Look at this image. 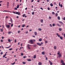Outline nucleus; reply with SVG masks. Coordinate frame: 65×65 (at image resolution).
<instances>
[{
  "mask_svg": "<svg viewBox=\"0 0 65 65\" xmlns=\"http://www.w3.org/2000/svg\"><path fill=\"white\" fill-rule=\"evenodd\" d=\"M10 33H11V31H10L9 32H8V34H10Z\"/></svg>",
  "mask_w": 65,
  "mask_h": 65,
  "instance_id": "54",
  "label": "nucleus"
},
{
  "mask_svg": "<svg viewBox=\"0 0 65 65\" xmlns=\"http://www.w3.org/2000/svg\"><path fill=\"white\" fill-rule=\"evenodd\" d=\"M42 50H44V47H42Z\"/></svg>",
  "mask_w": 65,
  "mask_h": 65,
  "instance_id": "53",
  "label": "nucleus"
},
{
  "mask_svg": "<svg viewBox=\"0 0 65 65\" xmlns=\"http://www.w3.org/2000/svg\"><path fill=\"white\" fill-rule=\"evenodd\" d=\"M38 30L39 31H41V29L39 28L38 29Z\"/></svg>",
  "mask_w": 65,
  "mask_h": 65,
  "instance_id": "38",
  "label": "nucleus"
},
{
  "mask_svg": "<svg viewBox=\"0 0 65 65\" xmlns=\"http://www.w3.org/2000/svg\"><path fill=\"white\" fill-rule=\"evenodd\" d=\"M15 62H14V63H11V64H12V65H14V64H15Z\"/></svg>",
  "mask_w": 65,
  "mask_h": 65,
  "instance_id": "31",
  "label": "nucleus"
},
{
  "mask_svg": "<svg viewBox=\"0 0 65 65\" xmlns=\"http://www.w3.org/2000/svg\"><path fill=\"white\" fill-rule=\"evenodd\" d=\"M41 44H43V43L42 42H41Z\"/></svg>",
  "mask_w": 65,
  "mask_h": 65,
  "instance_id": "51",
  "label": "nucleus"
},
{
  "mask_svg": "<svg viewBox=\"0 0 65 65\" xmlns=\"http://www.w3.org/2000/svg\"><path fill=\"white\" fill-rule=\"evenodd\" d=\"M57 19L59 20H60V17L59 16H58L57 17Z\"/></svg>",
  "mask_w": 65,
  "mask_h": 65,
  "instance_id": "17",
  "label": "nucleus"
},
{
  "mask_svg": "<svg viewBox=\"0 0 65 65\" xmlns=\"http://www.w3.org/2000/svg\"><path fill=\"white\" fill-rule=\"evenodd\" d=\"M20 31L19 30L18 31V33H20Z\"/></svg>",
  "mask_w": 65,
  "mask_h": 65,
  "instance_id": "55",
  "label": "nucleus"
},
{
  "mask_svg": "<svg viewBox=\"0 0 65 65\" xmlns=\"http://www.w3.org/2000/svg\"><path fill=\"white\" fill-rule=\"evenodd\" d=\"M1 55H2L3 54V52H1Z\"/></svg>",
  "mask_w": 65,
  "mask_h": 65,
  "instance_id": "56",
  "label": "nucleus"
},
{
  "mask_svg": "<svg viewBox=\"0 0 65 65\" xmlns=\"http://www.w3.org/2000/svg\"><path fill=\"white\" fill-rule=\"evenodd\" d=\"M59 6H60L61 5V4H60V3L59 2Z\"/></svg>",
  "mask_w": 65,
  "mask_h": 65,
  "instance_id": "47",
  "label": "nucleus"
},
{
  "mask_svg": "<svg viewBox=\"0 0 65 65\" xmlns=\"http://www.w3.org/2000/svg\"><path fill=\"white\" fill-rule=\"evenodd\" d=\"M40 21L41 23H43V19H41Z\"/></svg>",
  "mask_w": 65,
  "mask_h": 65,
  "instance_id": "4",
  "label": "nucleus"
},
{
  "mask_svg": "<svg viewBox=\"0 0 65 65\" xmlns=\"http://www.w3.org/2000/svg\"><path fill=\"white\" fill-rule=\"evenodd\" d=\"M27 57V56H24L23 57V58H24V59H25V58H26V57Z\"/></svg>",
  "mask_w": 65,
  "mask_h": 65,
  "instance_id": "40",
  "label": "nucleus"
},
{
  "mask_svg": "<svg viewBox=\"0 0 65 65\" xmlns=\"http://www.w3.org/2000/svg\"><path fill=\"white\" fill-rule=\"evenodd\" d=\"M49 19H52V17L51 16L49 17Z\"/></svg>",
  "mask_w": 65,
  "mask_h": 65,
  "instance_id": "34",
  "label": "nucleus"
},
{
  "mask_svg": "<svg viewBox=\"0 0 65 65\" xmlns=\"http://www.w3.org/2000/svg\"><path fill=\"white\" fill-rule=\"evenodd\" d=\"M58 13H56L55 14L56 17H58Z\"/></svg>",
  "mask_w": 65,
  "mask_h": 65,
  "instance_id": "24",
  "label": "nucleus"
},
{
  "mask_svg": "<svg viewBox=\"0 0 65 65\" xmlns=\"http://www.w3.org/2000/svg\"><path fill=\"white\" fill-rule=\"evenodd\" d=\"M8 41H9V42H10L11 41L10 40V39H9L8 40Z\"/></svg>",
  "mask_w": 65,
  "mask_h": 65,
  "instance_id": "44",
  "label": "nucleus"
},
{
  "mask_svg": "<svg viewBox=\"0 0 65 65\" xmlns=\"http://www.w3.org/2000/svg\"><path fill=\"white\" fill-rule=\"evenodd\" d=\"M59 55L58 56V57L59 58H60V57H61V54H59Z\"/></svg>",
  "mask_w": 65,
  "mask_h": 65,
  "instance_id": "12",
  "label": "nucleus"
},
{
  "mask_svg": "<svg viewBox=\"0 0 65 65\" xmlns=\"http://www.w3.org/2000/svg\"><path fill=\"white\" fill-rule=\"evenodd\" d=\"M13 24H12L11 25V27H12V26H13Z\"/></svg>",
  "mask_w": 65,
  "mask_h": 65,
  "instance_id": "58",
  "label": "nucleus"
},
{
  "mask_svg": "<svg viewBox=\"0 0 65 65\" xmlns=\"http://www.w3.org/2000/svg\"><path fill=\"white\" fill-rule=\"evenodd\" d=\"M54 49H55V50H56V46H54Z\"/></svg>",
  "mask_w": 65,
  "mask_h": 65,
  "instance_id": "42",
  "label": "nucleus"
},
{
  "mask_svg": "<svg viewBox=\"0 0 65 65\" xmlns=\"http://www.w3.org/2000/svg\"><path fill=\"white\" fill-rule=\"evenodd\" d=\"M58 22H59V23H60V24H63V22H62L61 21H58Z\"/></svg>",
  "mask_w": 65,
  "mask_h": 65,
  "instance_id": "16",
  "label": "nucleus"
},
{
  "mask_svg": "<svg viewBox=\"0 0 65 65\" xmlns=\"http://www.w3.org/2000/svg\"><path fill=\"white\" fill-rule=\"evenodd\" d=\"M36 55H35L34 56V58L35 59V58H36Z\"/></svg>",
  "mask_w": 65,
  "mask_h": 65,
  "instance_id": "19",
  "label": "nucleus"
},
{
  "mask_svg": "<svg viewBox=\"0 0 65 65\" xmlns=\"http://www.w3.org/2000/svg\"><path fill=\"white\" fill-rule=\"evenodd\" d=\"M50 8L49 7L48 8V10H50Z\"/></svg>",
  "mask_w": 65,
  "mask_h": 65,
  "instance_id": "59",
  "label": "nucleus"
},
{
  "mask_svg": "<svg viewBox=\"0 0 65 65\" xmlns=\"http://www.w3.org/2000/svg\"><path fill=\"white\" fill-rule=\"evenodd\" d=\"M17 8H19V5L18 4L17 5Z\"/></svg>",
  "mask_w": 65,
  "mask_h": 65,
  "instance_id": "21",
  "label": "nucleus"
},
{
  "mask_svg": "<svg viewBox=\"0 0 65 65\" xmlns=\"http://www.w3.org/2000/svg\"><path fill=\"white\" fill-rule=\"evenodd\" d=\"M49 62L51 65H53V63L50 60H49Z\"/></svg>",
  "mask_w": 65,
  "mask_h": 65,
  "instance_id": "2",
  "label": "nucleus"
},
{
  "mask_svg": "<svg viewBox=\"0 0 65 65\" xmlns=\"http://www.w3.org/2000/svg\"><path fill=\"white\" fill-rule=\"evenodd\" d=\"M36 45H34V47H36Z\"/></svg>",
  "mask_w": 65,
  "mask_h": 65,
  "instance_id": "52",
  "label": "nucleus"
},
{
  "mask_svg": "<svg viewBox=\"0 0 65 65\" xmlns=\"http://www.w3.org/2000/svg\"><path fill=\"white\" fill-rule=\"evenodd\" d=\"M21 55L22 56H23V53H22L21 54Z\"/></svg>",
  "mask_w": 65,
  "mask_h": 65,
  "instance_id": "63",
  "label": "nucleus"
},
{
  "mask_svg": "<svg viewBox=\"0 0 65 65\" xmlns=\"http://www.w3.org/2000/svg\"><path fill=\"white\" fill-rule=\"evenodd\" d=\"M63 20L65 21V17H64L63 18Z\"/></svg>",
  "mask_w": 65,
  "mask_h": 65,
  "instance_id": "62",
  "label": "nucleus"
},
{
  "mask_svg": "<svg viewBox=\"0 0 65 65\" xmlns=\"http://www.w3.org/2000/svg\"><path fill=\"white\" fill-rule=\"evenodd\" d=\"M47 43V41H45V43Z\"/></svg>",
  "mask_w": 65,
  "mask_h": 65,
  "instance_id": "49",
  "label": "nucleus"
},
{
  "mask_svg": "<svg viewBox=\"0 0 65 65\" xmlns=\"http://www.w3.org/2000/svg\"><path fill=\"white\" fill-rule=\"evenodd\" d=\"M62 29H61L60 28L59 29V31H62Z\"/></svg>",
  "mask_w": 65,
  "mask_h": 65,
  "instance_id": "28",
  "label": "nucleus"
},
{
  "mask_svg": "<svg viewBox=\"0 0 65 65\" xmlns=\"http://www.w3.org/2000/svg\"><path fill=\"white\" fill-rule=\"evenodd\" d=\"M39 41H41L42 40V39H41V38H40L39 39Z\"/></svg>",
  "mask_w": 65,
  "mask_h": 65,
  "instance_id": "18",
  "label": "nucleus"
},
{
  "mask_svg": "<svg viewBox=\"0 0 65 65\" xmlns=\"http://www.w3.org/2000/svg\"><path fill=\"white\" fill-rule=\"evenodd\" d=\"M0 30L1 31V32H3V29H1Z\"/></svg>",
  "mask_w": 65,
  "mask_h": 65,
  "instance_id": "37",
  "label": "nucleus"
},
{
  "mask_svg": "<svg viewBox=\"0 0 65 65\" xmlns=\"http://www.w3.org/2000/svg\"><path fill=\"white\" fill-rule=\"evenodd\" d=\"M42 55H44L45 54V52H42Z\"/></svg>",
  "mask_w": 65,
  "mask_h": 65,
  "instance_id": "14",
  "label": "nucleus"
},
{
  "mask_svg": "<svg viewBox=\"0 0 65 65\" xmlns=\"http://www.w3.org/2000/svg\"><path fill=\"white\" fill-rule=\"evenodd\" d=\"M42 64V63L41 62H39L38 63V65H41Z\"/></svg>",
  "mask_w": 65,
  "mask_h": 65,
  "instance_id": "6",
  "label": "nucleus"
},
{
  "mask_svg": "<svg viewBox=\"0 0 65 65\" xmlns=\"http://www.w3.org/2000/svg\"><path fill=\"white\" fill-rule=\"evenodd\" d=\"M6 27L7 28H9L10 27V25H6Z\"/></svg>",
  "mask_w": 65,
  "mask_h": 65,
  "instance_id": "3",
  "label": "nucleus"
},
{
  "mask_svg": "<svg viewBox=\"0 0 65 65\" xmlns=\"http://www.w3.org/2000/svg\"><path fill=\"white\" fill-rule=\"evenodd\" d=\"M60 39H61V40H62V39H63V38H62V37H60Z\"/></svg>",
  "mask_w": 65,
  "mask_h": 65,
  "instance_id": "26",
  "label": "nucleus"
},
{
  "mask_svg": "<svg viewBox=\"0 0 65 65\" xmlns=\"http://www.w3.org/2000/svg\"><path fill=\"white\" fill-rule=\"evenodd\" d=\"M7 8H8V6H9V2H7Z\"/></svg>",
  "mask_w": 65,
  "mask_h": 65,
  "instance_id": "11",
  "label": "nucleus"
},
{
  "mask_svg": "<svg viewBox=\"0 0 65 65\" xmlns=\"http://www.w3.org/2000/svg\"><path fill=\"white\" fill-rule=\"evenodd\" d=\"M6 54H5V55H4L3 56V58H4L5 56H6Z\"/></svg>",
  "mask_w": 65,
  "mask_h": 65,
  "instance_id": "20",
  "label": "nucleus"
},
{
  "mask_svg": "<svg viewBox=\"0 0 65 65\" xmlns=\"http://www.w3.org/2000/svg\"><path fill=\"white\" fill-rule=\"evenodd\" d=\"M22 63L23 64H26V62H22Z\"/></svg>",
  "mask_w": 65,
  "mask_h": 65,
  "instance_id": "33",
  "label": "nucleus"
},
{
  "mask_svg": "<svg viewBox=\"0 0 65 65\" xmlns=\"http://www.w3.org/2000/svg\"><path fill=\"white\" fill-rule=\"evenodd\" d=\"M30 42H31V44H33V40H31L30 41Z\"/></svg>",
  "mask_w": 65,
  "mask_h": 65,
  "instance_id": "1",
  "label": "nucleus"
},
{
  "mask_svg": "<svg viewBox=\"0 0 65 65\" xmlns=\"http://www.w3.org/2000/svg\"><path fill=\"white\" fill-rule=\"evenodd\" d=\"M16 14H18V15H20V12H16Z\"/></svg>",
  "mask_w": 65,
  "mask_h": 65,
  "instance_id": "8",
  "label": "nucleus"
},
{
  "mask_svg": "<svg viewBox=\"0 0 65 65\" xmlns=\"http://www.w3.org/2000/svg\"><path fill=\"white\" fill-rule=\"evenodd\" d=\"M55 26V24H53V26Z\"/></svg>",
  "mask_w": 65,
  "mask_h": 65,
  "instance_id": "46",
  "label": "nucleus"
},
{
  "mask_svg": "<svg viewBox=\"0 0 65 65\" xmlns=\"http://www.w3.org/2000/svg\"><path fill=\"white\" fill-rule=\"evenodd\" d=\"M37 45H38L39 46H41V44L39 43H37Z\"/></svg>",
  "mask_w": 65,
  "mask_h": 65,
  "instance_id": "7",
  "label": "nucleus"
},
{
  "mask_svg": "<svg viewBox=\"0 0 65 65\" xmlns=\"http://www.w3.org/2000/svg\"><path fill=\"white\" fill-rule=\"evenodd\" d=\"M27 60L28 61H31V59H27Z\"/></svg>",
  "mask_w": 65,
  "mask_h": 65,
  "instance_id": "13",
  "label": "nucleus"
},
{
  "mask_svg": "<svg viewBox=\"0 0 65 65\" xmlns=\"http://www.w3.org/2000/svg\"><path fill=\"white\" fill-rule=\"evenodd\" d=\"M60 51H58V53H57L58 55H59V54H60Z\"/></svg>",
  "mask_w": 65,
  "mask_h": 65,
  "instance_id": "30",
  "label": "nucleus"
},
{
  "mask_svg": "<svg viewBox=\"0 0 65 65\" xmlns=\"http://www.w3.org/2000/svg\"><path fill=\"white\" fill-rule=\"evenodd\" d=\"M23 17H25V18H26L27 17V16L25 15V14H24L23 15Z\"/></svg>",
  "mask_w": 65,
  "mask_h": 65,
  "instance_id": "9",
  "label": "nucleus"
},
{
  "mask_svg": "<svg viewBox=\"0 0 65 65\" xmlns=\"http://www.w3.org/2000/svg\"><path fill=\"white\" fill-rule=\"evenodd\" d=\"M1 42H3V40H1Z\"/></svg>",
  "mask_w": 65,
  "mask_h": 65,
  "instance_id": "64",
  "label": "nucleus"
},
{
  "mask_svg": "<svg viewBox=\"0 0 65 65\" xmlns=\"http://www.w3.org/2000/svg\"><path fill=\"white\" fill-rule=\"evenodd\" d=\"M10 21L11 23H12V20L11 18L10 19Z\"/></svg>",
  "mask_w": 65,
  "mask_h": 65,
  "instance_id": "25",
  "label": "nucleus"
},
{
  "mask_svg": "<svg viewBox=\"0 0 65 65\" xmlns=\"http://www.w3.org/2000/svg\"><path fill=\"white\" fill-rule=\"evenodd\" d=\"M14 10H17V8H15L14 9Z\"/></svg>",
  "mask_w": 65,
  "mask_h": 65,
  "instance_id": "43",
  "label": "nucleus"
},
{
  "mask_svg": "<svg viewBox=\"0 0 65 65\" xmlns=\"http://www.w3.org/2000/svg\"><path fill=\"white\" fill-rule=\"evenodd\" d=\"M61 63H64V61H63V60H61Z\"/></svg>",
  "mask_w": 65,
  "mask_h": 65,
  "instance_id": "29",
  "label": "nucleus"
},
{
  "mask_svg": "<svg viewBox=\"0 0 65 65\" xmlns=\"http://www.w3.org/2000/svg\"><path fill=\"white\" fill-rule=\"evenodd\" d=\"M27 47L29 49V50H30V49L31 48L29 47V44L27 45Z\"/></svg>",
  "mask_w": 65,
  "mask_h": 65,
  "instance_id": "5",
  "label": "nucleus"
},
{
  "mask_svg": "<svg viewBox=\"0 0 65 65\" xmlns=\"http://www.w3.org/2000/svg\"><path fill=\"white\" fill-rule=\"evenodd\" d=\"M26 33V34H28V31L26 32H25Z\"/></svg>",
  "mask_w": 65,
  "mask_h": 65,
  "instance_id": "57",
  "label": "nucleus"
},
{
  "mask_svg": "<svg viewBox=\"0 0 65 65\" xmlns=\"http://www.w3.org/2000/svg\"><path fill=\"white\" fill-rule=\"evenodd\" d=\"M55 12H52V14H53L54 15V14H55Z\"/></svg>",
  "mask_w": 65,
  "mask_h": 65,
  "instance_id": "36",
  "label": "nucleus"
},
{
  "mask_svg": "<svg viewBox=\"0 0 65 65\" xmlns=\"http://www.w3.org/2000/svg\"><path fill=\"white\" fill-rule=\"evenodd\" d=\"M12 50V48H11L10 49H9V50H10V51H11V50Z\"/></svg>",
  "mask_w": 65,
  "mask_h": 65,
  "instance_id": "50",
  "label": "nucleus"
},
{
  "mask_svg": "<svg viewBox=\"0 0 65 65\" xmlns=\"http://www.w3.org/2000/svg\"><path fill=\"white\" fill-rule=\"evenodd\" d=\"M34 1V0H32L31 1V2H33Z\"/></svg>",
  "mask_w": 65,
  "mask_h": 65,
  "instance_id": "61",
  "label": "nucleus"
},
{
  "mask_svg": "<svg viewBox=\"0 0 65 65\" xmlns=\"http://www.w3.org/2000/svg\"><path fill=\"white\" fill-rule=\"evenodd\" d=\"M57 25L58 26H59V27H61V26H60V25H59V24H57Z\"/></svg>",
  "mask_w": 65,
  "mask_h": 65,
  "instance_id": "32",
  "label": "nucleus"
},
{
  "mask_svg": "<svg viewBox=\"0 0 65 65\" xmlns=\"http://www.w3.org/2000/svg\"><path fill=\"white\" fill-rule=\"evenodd\" d=\"M55 8L56 9V10H58V7H55Z\"/></svg>",
  "mask_w": 65,
  "mask_h": 65,
  "instance_id": "35",
  "label": "nucleus"
},
{
  "mask_svg": "<svg viewBox=\"0 0 65 65\" xmlns=\"http://www.w3.org/2000/svg\"><path fill=\"white\" fill-rule=\"evenodd\" d=\"M50 0H47V2H49V1H50Z\"/></svg>",
  "mask_w": 65,
  "mask_h": 65,
  "instance_id": "60",
  "label": "nucleus"
},
{
  "mask_svg": "<svg viewBox=\"0 0 65 65\" xmlns=\"http://www.w3.org/2000/svg\"><path fill=\"white\" fill-rule=\"evenodd\" d=\"M4 11H5L6 12H10V11H6V10H5L3 11L4 12Z\"/></svg>",
  "mask_w": 65,
  "mask_h": 65,
  "instance_id": "23",
  "label": "nucleus"
},
{
  "mask_svg": "<svg viewBox=\"0 0 65 65\" xmlns=\"http://www.w3.org/2000/svg\"><path fill=\"white\" fill-rule=\"evenodd\" d=\"M50 27H52V25L51 24H50Z\"/></svg>",
  "mask_w": 65,
  "mask_h": 65,
  "instance_id": "41",
  "label": "nucleus"
},
{
  "mask_svg": "<svg viewBox=\"0 0 65 65\" xmlns=\"http://www.w3.org/2000/svg\"><path fill=\"white\" fill-rule=\"evenodd\" d=\"M56 35H57V36H58V37H60V35H59V34H58V33H56Z\"/></svg>",
  "mask_w": 65,
  "mask_h": 65,
  "instance_id": "15",
  "label": "nucleus"
},
{
  "mask_svg": "<svg viewBox=\"0 0 65 65\" xmlns=\"http://www.w3.org/2000/svg\"><path fill=\"white\" fill-rule=\"evenodd\" d=\"M22 27H23V28H24V27H25V24H24L22 26Z\"/></svg>",
  "mask_w": 65,
  "mask_h": 65,
  "instance_id": "22",
  "label": "nucleus"
},
{
  "mask_svg": "<svg viewBox=\"0 0 65 65\" xmlns=\"http://www.w3.org/2000/svg\"><path fill=\"white\" fill-rule=\"evenodd\" d=\"M34 12H33L32 13V15H34Z\"/></svg>",
  "mask_w": 65,
  "mask_h": 65,
  "instance_id": "48",
  "label": "nucleus"
},
{
  "mask_svg": "<svg viewBox=\"0 0 65 65\" xmlns=\"http://www.w3.org/2000/svg\"><path fill=\"white\" fill-rule=\"evenodd\" d=\"M34 34H35V35L36 36L37 35V33L36 32H34Z\"/></svg>",
  "mask_w": 65,
  "mask_h": 65,
  "instance_id": "10",
  "label": "nucleus"
},
{
  "mask_svg": "<svg viewBox=\"0 0 65 65\" xmlns=\"http://www.w3.org/2000/svg\"><path fill=\"white\" fill-rule=\"evenodd\" d=\"M46 60H47V57H46Z\"/></svg>",
  "mask_w": 65,
  "mask_h": 65,
  "instance_id": "45",
  "label": "nucleus"
},
{
  "mask_svg": "<svg viewBox=\"0 0 65 65\" xmlns=\"http://www.w3.org/2000/svg\"><path fill=\"white\" fill-rule=\"evenodd\" d=\"M60 6V7H61V8H62L63 6H62V4H61V5Z\"/></svg>",
  "mask_w": 65,
  "mask_h": 65,
  "instance_id": "39",
  "label": "nucleus"
},
{
  "mask_svg": "<svg viewBox=\"0 0 65 65\" xmlns=\"http://www.w3.org/2000/svg\"><path fill=\"white\" fill-rule=\"evenodd\" d=\"M50 5L51 6H52V7L53 6V4L52 3H51L50 4Z\"/></svg>",
  "mask_w": 65,
  "mask_h": 65,
  "instance_id": "27",
  "label": "nucleus"
}]
</instances>
